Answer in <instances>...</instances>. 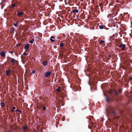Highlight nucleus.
<instances>
[{
	"mask_svg": "<svg viewBox=\"0 0 132 132\" xmlns=\"http://www.w3.org/2000/svg\"><path fill=\"white\" fill-rule=\"evenodd\" d=\"M118 92L114 90H110L109 92V94H111V97H109L107 96L106 99L107 102L113 101V100L115 99V97H117L118 96Z\"/></svg>",
	"mask_w": 132,
	"mask_h": 132,
	"instance_id": "f257e3e1",
	"label": "nucleus"
},
{
	"mask_svg": "<svg viewBox=\"0 0 132 132\" xmlns=\"http://www.w3.org/2000/svg\"><path fill=\"white\" fill-rule=\"evenodd\" d=\"M106 113L109 115H111L113 116L116 115V113L114 110V109L111 106H108L105 109Z\"/></svg>",
	"mask_w": 132,
	"mask_h": 132,
	"instance_id": "f03ea898",
	"label": "nucleus"
},
{
	"mask_svg": "<svg viewBox=\"0 0 132 132\" xmlns=\"http://www.w3.org/2000/svg\"><path fill=\"white\" fill-rule=\"evenodd\" d=\"M13 1H12L11 4L9 6V7L10 8L11 10H12V9L14 8V7H17V5L18 4L17 2L15 1V3H13Z\"/></svg>",
	"mask_w": 132,
	"mask_h": 132,
	"instance_id": "7ed1b4c3",
	"label": "nucleus"
},
{
	"mask_svg": "<svg viewBox=\"0 0 132 132\" xmlns=\"http://www.w3.org/2000/svg\"><path fill=\"white\" fill-rule=\"evenodd\" d=\"M52 72L50 71H47L45 73V76L46 77H48L51 74Z\"/></svg>",
	"mask_w": 132,
	"mask_h": 132,
	"instance_id": "20e7f679",
	"label": "nucleus"
},
{
	"mask_svg": "<svg viewBox=\"0 0 132 132\" xmlns=\"http://www.w3.org/2000/svg\"><path fill=\"white\" fill-rule=\"evenodd\" d=\"M126 45L125 44L120 45L119 46V47L121 48L122 50H123L126 47Z\"/></svg>",
	"mask_w": 132,
	"mask_h": 132,
	"instance_id": "39448f33",
	"label": "nucleus"
},
{
	"mask_svg": "<svg viewBox=\"0 0 132 132\" xmlns=\"http://www.w3.org/2000/svg\"><path fill=\"white\" fill-rule=\"evenodd\" d=\"M0 54L2 57H5V53L4 52L1 51Z\"/></svg>",
	"mask_w": 132,
	"mask_h": 132,
	"instance_id": "423d86ee",
	"label": "nucleus"
},
{
	"mask_svg": "<svg viewBox=\"0 0 132 132\" xmlns=\"http://www.w3.org/2000/svg\"><path fill=\"white\" fill-rule=\"evenodd\" d=\"M17 15L18 16H20L23 14V13L22 12L17 11Z\"/></svg>",
	"mask_w": 132,
	"mask_h": 132,
	"instance_id": "0eeeda50",
	"label": "nucleus"
},
{
	"mask_svg": "<svg viewBox=\"0 0 132 132\" xmlns=\"http://www.w3.org/2000/svg\"><path fill=\"white\" fill-rule=\"evenodd\" d=\"M11 71V70L10 69L6 71V76H8L10 75V73Z\"/></svg>",
	"mask_w": 132,
	"mask_h": 132,
	"instance_id": "6e6552de",
	"label": "nucleus"
},
{
	"mask_svg": "<svg viewBox=\"0 0 132 132\" xmlns=\"http://www.w3.org/2000/svg\"><path fill=\"white\" fill-rule=\"evenodd\" d=\"M104 42H105V41L103 40H102L100 41V44L101 45H105Z\"/></svg>",
	"mask_w": 132,
	"mask_h": 132,
	"instance_id": "1a4fd4ad",
	"label": "nucleus"
},
{
	"mask_svg": "<svg viewBox=\"0 0 132 132\" xmlns=\"http://www.w3.org/2000/svg\"><path fill=\"white\" fill-rule=\"evenodd\" d=\"M72 12L73 13H77L79 11L78 9H75L73 10H72Z\"/></svg>",
	"mask_w": 132,
	"mask_h": 132,
	"instance_id": "9d476101",
	"label": "nucleus"
},
{
	"mask_svg": "<svg viewBox=\"0 0 132 132\" xmlns=\"http://www.w3.org/2000/svg\"><path fill=\"white\" fill-rule=\"evenodd\" d=\"M29 44H26L24 47V48L25 49H26L27 50L29 48Z\"/></svg>",
	"mask_w": 132,
	"mask_h": 132,
	"instance_id": "9b49d317",
	"label": "nucleus"
},
{
	"mask_svg": "<svg viewBox=\"0 0 132 132\" xmlns=\"http://www.w3.org/2000/svg\"><path fill=\"white\" fill-rule=\"evenodd\" d=\"M52 38L55 39V38L54 37L52 36L50 39L51 41L52 42H53L54 41V40L52 39Z\"/></svg>",
	"mask_w": 132,
	"mask_h": 132,
	"instance_id": "f8f14e48",
	"label": "nucleus"
},
{
	"mask_svg": "<svg viewBox=\"0 0 132 132\" xmlns=\"http://www.w3.org/2000/svg\"><path fill=\"white\" fill-rule=\"evenodd\" d=\"M10 58L11 59V62H12L13 63H14L15 61V60L13 58H11V57H10Z\"/></svg>",
	"mask_w": 132,
	"mask_h": 132,
	"instance_id": "ddd939ff",
	"label": "nucleus"
},
{
	"mask_svg": "<svg viewBox=\"0 0 132 132\" xmlns=\"http://www.w3.org/2000/svg\"><path fill=\"white\" fill-rule=\"evenodd\" d=\"M61 87L60 86H59L58 87V88L56 89H55V90L56 91H58L59 92H60V91Z\"/></svg>",
	"mask_w": 132,
	"mask_h": 132,
	"instance_id": "4468645a",
	"label": "nucleus"
},
{
	"mask_svg": "<svg viewBox=\"0 0 132 132\" xmlns=\"http://www.w3.org/2000/svg\"><path fill=\"white\" fill-rule=\"evenodd\" d=\"M47 61H46L45 62H43V64L44 66H45L47 65Z\"/></svg>",
	"mask_w": 132,
	"mask_h": 132,
	"instance_id": "2eb2a0df",
	"label": "nucleus"
},
{
	"mask_svg": "<svg viewBox=\"0 0 132 132\" xmlns=\"http://www.w3.org/2000/svg\"><path fill=\"white\" fill-rule=\"evenodd\" d=\"M23 128L24 130H25L27 129V126H24L23 127Z\"/></svg>",
	"mask_w": 132,
	"mask_h": 132,
	"instance_id": "dca6fc26",
	"label": "nucleus"
},
{
	"mask_svg": "<svg viewBox=\"0 0 132 132\" xmlns=\"http://www.w3.org/2000/svg\"><path fill=\"white\" fill-rule=\"evenodd\" d=\"M18 23H19L17 21V22H16V23L14 24V26L15 27H18L17 25H18Z\"/></svg>",
	"mask_w": 132,
	"mask_h": 132,
	"instance_id": "f3484780",
	"label": "nucleus"
},
{
	"mask_svg": "<svg viewBox=\"0 0 132 132\" xmlns=\"http://www.w3.org/2000/svg\"><path fill=\"white\" fill-rule=\"evenodd\" d=\"M1 106L2 107H4L5 105L4 103L2 102H1Z\"/></svg>",
	"mask_w": 132,
	"mask_h": 132,
	"instance_id": "a211bd4d",
	"label": "nucleus"
},
{
	"mask_svg": "<svg viewBox=\"0 0 132 132\" xmlns=\"http://www.w3.org/2000/svg\"><path fill=\"white\" fill-rule=\"evenodd\" d=\"M34 39H32L30 41V43L31 44H32L34 42Z\"/></svg>",
	"mask_w": 132,
	"mask_h": 132,
	"instance_id": "6ab92c4d",
	"label": "nucleus"
},
{
	"mask_svg": "<svg viewBox=\"0 0 132 132\" xmlns=\"http://www.w3.org/2000/svg\"><path fill=\"white\" fill-rule=\"evenodd\" d=\"M35 72V70H34L32 71L30 73V74L31 75H32L34 74Z\"/></svg>",
	"mask_w": 132,
	"mask_h": 132,
	"instance_id": "aec40b11",
	"label": "nucleus"
},
{
	"mask_svg": "<svg viewBox=\"0 0 132 132\" xmlns=\"http://www.w3.org/2000/svg\"><path fill=\"white\" fill-rule=\"evenodd\" d=\"M99 27L101 29H102L103 28V26L101 25H100L99 26Z\"/></svg>",
	"mask_w": 132,
	"mask_h": 132,
	"instance_id": "412c9836",
	"label": "nucleus"
},
{
	"mask_svg": "<svg viewBox=\"0 0 132 132\" xmlns=\"http://www.w3.org/2000/svg\"><path fill=\"white\" fill-rule=\"evenodd\" d=\"M15 107H13L11 109V111L12 112L14 110H15Z\"/></svg>",
	"mask_w": 132,
	"mask_h": 132,
	"instance_id": "4be33fe9",
	"label": "nucleus"
},
{
	"mask_svg": "<svg viewBox=\"0 0 132 132\" xmlns=\"http://www.w3.org/2000/svg\"><path fill=\"white\" fill-rule=\"evenodd\" d=\"M64 44L63 43H61L60 44V47H62L63 46H64Z\"/></svg>",
	"mask_w": 132,
	"mask_h": 132,
	"instance_id": "5701e85b",
	"label": "nucleus"
},
{
	"mask_svg": "<svg viewBox=\"0 0 132 132\" xmlns=\"http://www.w3.org/2000/svg\"><path fill=\"white\" fill-rule=\"evenodd\" d=\"M46 110V108L45 106H44L43 107V110L44 111L45 110Z\"/></svg>",
	"mask_w": 132,
	"mask_h": 132,
	"instance_id": "b1692460",
	"label": "nucleus"
},
{
	"mask_svg": "<svg viewBox=\"0 0 132 132\" xmlns=\"http://www.w3.org/2000/svg\"><path fill=\"white\" fill-rule=\"evenodd\" d=\"M99 6L100 7H101V6H103V4H102V3H100V4H99Z\"/></svg>",
	"mask_w": 132,
	"mask_h": 132,
	"instance_id": "393cba45",
	"label": "nucleus"
},
{
	"mask_svg": "<svg viewBox=\"0 0 132 132\" xmlns=\"http://www.w3.org/2000/svg\"><path fill=\"white\" fill-rule=\"evenodd\" d=\"M116 13L114 14V15H116L118 14V12H117V10H116Z\"/></svg>",
	"mask_w": 132,
	"mask_h": 132,
	"instance_id": "a878e982",
	"label": "nucleus"
},
{
	"mask_svg": "<svg viewBox=\"0 0 132 132\" xmlns=\"http://www.w3.org/2000/svg\"><path fill=\"white\" fill-rule=\"evenodd\" d=\"M119 92L120 93H121L122 92V90L121 89H120L119 90Z\"/></svg>",
	"mask_w": 132,
	"mask_h": 132,
	"instance_id": "bb28decb",
	"label": "nucleus"
},
{
	"mask_svg": "<svg viewBox=\"0 0 132 132\" xmlns=\"http://www.w3.org/2000/svg\"><path fill=\"white\" fill-rule=\"evenodd\" d=\"M23 55H26V52H24L23 53Z\"/></svg>",
	"mask_w": 132,
	"mask_h": 132,
	"instance_id": "cd10ccee",
	"label": "nucleus"
},
{
	"mask_svg": "<svg viewBox=\"0 0 132 132\" xmlns=\"http://www.w3.org/2000/svg\"><path fill=\"white\" fill-rule=\"evenodd\" d=\"M129 79H130V80H132V77H130L129 78Z\"/></svg>",
	"mask_w": 132,
	"mask_h": 132,
	"instance_id": "c85d7f7f",
	"label": "nucleus"
},
{
	"mask_svg": "<svg viewBox=\"0 0 132 132\" xmlns=\"http://www.w3.org/2000/svg\"><path fill=\"white\" fill-rule=\"evenodd\" d=\"M108 57H111V55L109 54L108 55Z\"/></svg>",
	"mask_w": 132,
	"mask_h": 132,
	"instance_id": "c756f323",
	"label": "nucleus"
},
{
	"mask_svg": "<svg viewBox=\"0 0 132 132\" xmlns=\"http://www.w3.org/2000/svg\"><path fill=\"white\" fill-rule=\"evenodd\" d=\"M103 7V6L100 7L101 9V10L102 9Z\"/></svg>",
	"mask_w": 132,
	"mask_h": 132,
	"instance_id": "7c9ffc66",
	"label": "nucleus"
},
{
	"mask_svg": "<svg viewBox=\"0 0 132 132\" xmlns=\"http://www.w3.org/2000/svg\"><path fill=\"white\" fill-rule=\"evenodd\" d=\"M10 53L11 54H12L13 53V51H11Z\"/></svg>",
	"mask_w": 132,
	"mask_h": 132,
	"instance_id": "2f4dec72",
	"label": "nucleus"
},
{
	"mask_svg": "<svg viewBox=\"0 0 132 132\" xmlns=\"http://www.w3.org/2000/svg\"><path fill=\"white\" fill-rule=\"evenodd\" d=\"M18 45H19V46H21V43H19V44H18Z\"/></svg>",
	"mask_w": 132,
	"mask_h": 132,
	"instance_id": "473e14b6",
	"label": "nucleus"
},
{
	"mask_svg": "<svg viewBox=\"0 0 132 132\" xmlns=\"http://www.w3.org/2000/svg\"><path fill=\"white\" fill-rule=\"evenodd\" d=\"M16 112H19V110H18V109H17L16 110Z\"/></svg>",
	"mask_w": 132,
	"mask_h": 132,
	"instance_id": "72a5a7b5",
	"label": "nucleus"
},
{
	"mask_svg": "<svg viewBox=\"0 0 132 132\" xmlns=\"http://www.w3.org/2000/svg\"><path fill=\"white\" fill-rule=\"evenodd\" d=\"M19 112H20V113H21V114H22V111H19Z\"/></svg>",
	"mask_w": 132,
	"mask_h": 132,
	"instance_id": "f704fd0d",
	"label": "nucleus"
},
{
	"mask_svg": "<svg viewBox=\"0 0 132 132\" xmlns=\"http://www.w3.org/2000/svg\"><path fill=\"white\" fill-rule=\"evenodd\" d=\"M15 29H13L12 30V31H14Z\"/></svg>",
	"mask_w": 132,
	"mask_h": 132,
	"instance_id": "c9c22d12",
	"label": "nucleus"
},
{
	"mask_svg": "<svg viewBox=\"0 0 132 132\" xmlns=\"http://www.w3.org/2000/svg\"><path fill=\"white\" fill-rule=\"evenodd\" d=\"M111 5V3H110L109 4V6H110Z\"/></svg>",
	"mask_w": 132,
	"mask_h": 132,
	"instance_id": "e433bc0d",
	"label": "nucleus"
},
{
	"mask_svg": "<svg viewBox=\"0 0 132 132\" xmlns=\"http://www.w3.org/2000/svg\"><path fill=\"white\" fill-rule=\"evenodd\" d=\"M116 100L117 101H118V100H117V99H116Z\"/></svg>",
	"mask_w": 132,
	"mask_h": 132,
	"instance_id": "4c0bfd02",
	"label": "nucleus"
},
{
	"mask_svg": "<svg viewBox=\"0 0 132 132\" xmlns=\"http://www.w3.org/2000/svg\"><path fill=\"white\" fill-rule=\"evenodd\" d=\"M75 15H74V18H75Z\"/></svg>",
	"mask_w": 132,
	"mask_h": 132,
	"instance_id": "58836bf2",
	"label": "nucleus"
},
{
	"mask_svg": "<svg viewBox=\"0 0 132 132\" xmlns=\"http://www.w3.org/2000/svg\"><path fill=\"white\" fill-rule=\"evenodd\" d=\"M12 31L11 32V33H12Z\"/></svg>",
	"mask_w": 132,
	"mask_h": 132,
	"instance_id": "ea45409f",
	"label": "nucleus"
},
{
	"mask_svg": "<svg viewBox=\"0 0 132 132\" xmlns=\"http://www.w3.org/2000/svg\"><path fill=\"white\" fill-rule=\"evenodd\" d=\"M24 132H25V130L24 131Z\"/></svg>",
	"mask_w": 132,
	"mask_h": 132,
	"instance_id": "a19ab883",
	"label": "nucleus"
},
{
	"mask_svg": "<svg viewBox=\"0 0 132 132\" xmlns=\"http://www.w3.org/2000/svg\"><path fill=\"white\" fill-rule=\"evenodd\" d=\"M97 7H98V6H96Z\"/></svg>",
	"mask_w": 132,
	"mask_h": 132,
	"instance_id": "79ce46f5",
	"label": "nucleus"
},
{
	"mask_svg": "<svg viewBox=\"0 0 132 132\" xmlns=\"http://www.w3.org/2000/svg\"><path fill=\"white\" fill-rule=\"evenodd\" d=\"M36 0V1H38V0Z\"/></svg>",
	"mask_w": 132,
	"mask_h": 132,
	"instance_id": "37998d69",
	"label": "nucleus"
}]
</instances>
